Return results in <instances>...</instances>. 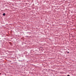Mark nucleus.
Masks as SVG:
<instances>
[{
	"label": "nucleus",
	"instance_id": "1",
	"mask_svg": "<svg viewBox=\"0 0 76 76\" xmlns=\"http://www.w3.org/2000/svg\"><path fill=\"white\" fill-rule=\"evenodd\" d=\"M3 16H5V13H4L3 14Z\"/></svg>",
	"mask_w": 76,
	"mask_h": 76
},
{
	"label": "nucleus",
	"instance_id": "2",
	"mask_svg": "<svg viewBox=\"0 0 76 76\" xmlns=\"http://www.w3.org/2000/svg\"><path fill=\"white\" fill-rule=\"evenodd\" d=\"M67 76H70V75H68Z\"/></svg>",
	"mask_w": 76,
	"mask_h": 76
},
{
	"label": "nucleus",
	"instance_id": "3",
	"mask_svg": "<svg viewBox=\"0 0 76 76\" xmlns=\"http://www.w3.org/2000/svg\"><path fill=\"white\" fill-rule=\"evenodd\" d=\"M67 53H69V52H67Z\"/></svg>",
	"mask_w": 76,
	"mask_h": 76
},
{
	"label": "nucleus",
	"instance_id": "4",
	"mask_svg": "<svg viewBox=\"0 0 76 76\" xmlns=\"http://www.w3.org/2000/svg\"><path fill=\"white\" fill-rule=\"evenodd\" d=\"M1 73H0V75H1Z\"/></svg>",
	"mask_w": 76,
	"mask_h": 76
}]
</instances>
